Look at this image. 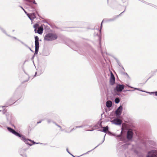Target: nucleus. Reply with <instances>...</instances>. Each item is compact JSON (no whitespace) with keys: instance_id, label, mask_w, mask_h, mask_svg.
Segmentation results:
<instances>
[{"instance_id":"37998d69","label":"nucleus","mask_w":157,"mask_h":157,"mask_svg":"<svg viewBox=\"0 0 157 157\" xmlns=\"http://www.w3.org/2000/svg\"><path fill=\"white\" fill-rule=\"evenodd\" d=\"M71 155L73 157H75V156H74L73 155H72V154H71Z\"/></svg>"},{"instance_id":"aec40b11","label":"nucleus","mask_w":157,"mask_h":157,"mask_svg":"<svg viewBox=\"0 0 157 157\" xmlns=\"http://www.w3.org/2000/svg\"><path fill=\"white\" fill-rule=\"evenodd\" d=\"M104 21V20H103V21H102L101 23V27H100V30H99V31L100 32V33L101 32V29H102V23Z\"/></svg>"},{"instance_id":"e433bc0d","label":"nucleus","mask_w":157,"mask_h":157,"mask_svg":"<svg viewBox=\"0 0 157 157\" xmlns=\"http://www.w3.org/2000/svg\"><path fill=\"white\" fill-rule=\"evenodd\" d=\"M93 130H87V131H92Z\"/></svg>"},{"instance_id":"09e8293b","label":"nucleus","mask_w":157,"mask_h":157,"mask_svg":"<svg viewBox=\"0 0 157 157\" xmlns=\"http://www.w3.org/2000/svg\"><path fill=\"white\" fill-rule=\"evenodd\" d=\"M155 71H157V69Z\"/></svg>"},{"instance_id":"4c0bfd02","label":"nucleus","mask_w":157,"mask_h":157,"mask_svg":"<svg viewBox=\"0 0 157 157\" xmlns=\"http://www.w3.org/2000/svg\"><path fill=\"white\" fill-rule=\"evenodd\" d=\"M99 125L100 126H101V123H100L99 124Z\"/></svg>"},{"instance_id":"9b49d317","label":"nucleus","mask_w":157,"mask_h":157,"mask_svg":"<svg viewBox=\"0 0 157 157\" xmlns=\"http://www.w3.org/2000/svg\"><path fill=\"white\" fill-rule=\"evenodd\" d=\"M106 106L108 108H109L112 106V103L111 101H108L106 103Z\"/></svg>"},{"instance_id":"39448f33","label":"nucleus","mask_w":157,"mask_h":157,"mask_svg":"<svg viewBox=\"0 0 157 157\" xmlns=\"http://www.w3.org/2000/svg\"><path fill=\"white\" fill-rule=\"evenodd\" d=\"M111 122L112 124L117 125H121L122 123L120 119L117 118L114 119L111 121Z\"/></svg>"},{"instance_id":"a211bd4d","label":"nucleus","mask_w":157,"mask_h":157,"mask_svg":"<svg viewBox=\"0 0 157 157\" xmlns=\"http://www.w3.org/2000/svg\"><path fill=\"white\" fill-rule=\"evenodd\" d=\"M39 48H35V55L37 54L38 53Z\"/></svg>"},{"instance_id":"a19ab883","label":"nucleus","mask_w":157,"mask_h":157,"mask_svg":"<svg viewBox=\"0 0 157 157\" xmlns=\"http://www.w3.org/2000/svg\"><path fill=\"white\" fill-rule=\"evenodd\" d=\"M20 41V42H21V43L22 44H24V43L22 42L21 41Z\"/></svg>"},{"instance_id":"ddd939ff","label":"nucleus","mask_w":157,"mask_h":157,"mask_svg":"<svg viewBox=\"0 0 157 157\" xmlns=\"http://www.w3.org/2000/svg\"><path fill=\"white\" fill-rule=\"evenodd\" d=\"M43 29L41 28H38L37 33L39 34H41L43 33Z\"/></svg>"},{"instance_id":"7ed1b4c3","label":"nucleus","mask_w":157,"mask_h":157,"mask_svg":"<svg viewBox=\"0 0 157 157\" xmlns=\"http://www.w3.org/2000/svg\"><path fill=\"white\" fill-rule=\"evenodd\" d=\"M146 157H157V151L152 150L149 151Z\"/></svg>"},{"instance_id":"c9c22d12","label":"nucleus","mask_w":157,"mask_h":157,"mask_svg":"<svg viewBox=\"0 0 157 157\" xmlns=\"http://www.w3.org/2000/svg\"><path fill=\"white\" fill-rule=\"evenodd\" d=\"M136 90H140V89L139 88H134Z\"/></svg>"},{"instance_id":"9d476101","label":"nucleus","mask_w":157,"mask_h":157,"mask_svg":"<svg viewBox=\"0 0 157 157\" xmlns=\"http://www.w3.org/2000/svg\"><path fill=\"white\" fill-rule=\"evenodd\" d=\"M35 48H39V38L37 36H36L35 37Z\"/></svg>"},{"instance_id":"4be33fe9","label":"nucleus","mask_w":157,"mask_h":157,"mask_svg":"<svg viewBox=\"0 0 157 157\" xmlns=\"http://www.w3.org/2000/svg\"><path fill=\"white\" fill-rule=\"evenodd\" d=\"M0 29H1V30L5 34H6V33L5 31L1 27H0Z\"/></svg>"},{"instance_id":"ea45409f","label":"nucleus","mask_w":157,"mask_h":157,"mask_svg":"<svg viewBox=\"0 0 157 157\" xmlns=\"http://www.w3.org/2000/svg\"><path fill=\"white\" fill-rule=\"evenodd\" d=\"M109 21H112L113 20L111 19H110L109 20Z\"/></svg>"},{"instance_id":"b1692460","label":"nucleus","mask_w":157,"mask_h":157,"mask_svg":"<svg viewBox=\"0 0 157 157\" xmlns=\"http://www.w3.org/2000/svg\"><path fill=\"white\" fill-rule=\"evenodd\" d=\"M26 1H27L29 2H32L33 0H24Z\"/></svg>"},{"instance_id":"4468645a","label":"nucleus","mask_w":157,"mask_h":157,"mask_svg":"<svg viewBox=\"0 0 157 157\" xmlns=\"http://www.w3.org/2000/svg\"><path fill=\"white\" fill-rule=\"evenodd\" d=\"M103 132H105L108 130V126H107L105 127H103Z\"/></svg>"},{"instance_id":"6ab92c4d","label":"nucleus","mask_w":157,"mask_h":157,"mask_svg":"<svg viewBox=\"0 0 157 157\" xmlns=\"http://www.w3.org/2000/svg\"><path fill=\"white\" fill-rule=\"evenodd\" d=\"M47 122L48 123H50L52 121V120L50 119H47Z\"/></svg>"},{"instance_id":"de8ad7c7","label":"nucleus","mask_w":157,"mask_h":157,"mask_svg":"<svg viewBox=\"0 0 157 157\" xmlns=\"http://www.w3.org/2000/svg\"><path fill=\"white\" fill-rule=\"evenodd\" d=\"M25 45L26 46H27V45H26V44H25Z\"/></svg>"},{"instance_id":"a878e982","label":"nucleus","mask_w":157,"mask_h":157,"mask_svg":"<svg viewBox=\"0 0 157 157\" xmlns=\"http://www.w3.org/2000/svg\"><path fill=\"white\" fill-rule=\"evenodd\" d=\"M147 93H148V94H155V92H147Z\"/></svg>"},{"instance_id":"cd10ccee","label":"nucleus","mask_w":157,"mask_h":157,"mask_svg":"<svg viewBox=\"0 0 157 157\" xmlns=\"http://www.w3.org/2000/svg\"><path fill=\"white\" fill-rule=\"evenodd\" d=\"M12 37L13 38V39H16V40H18V41H20V40H19L17 39V38H16V37Z\"/></svg>"},{"instance_id":"1a4fd4ad","label":"nucleus","mask_w":157,"mask_h":157,"mask_svg":"<svg viewBox=\"0 0 157 157\" xmlns=\"http://www.w3.org/2000/svg\"><path fill=\"white\" fill-rule=\"evenodd\" d=\"M27 15L30 19L31 20L32 22L33 19L36 18L35 13H32L30 14H27Z\"/></svg>"},{"instance_id":"bb28decb","label":"nucleus","mask_w":157,"mask_h":157,"mask_svg":"<svg viewBox=\"0 0 157 157\" xmlns=\"http://www.w3.org/2000/svg\"><path fill=\"white\" fill-rule=\"evenodd\" d=\"M115 59L116 60V61L117 62V63L118 64H119V60L116 58H115Z\"/></svg>"},{"instance_id":"20e7f679","label":"nucleus","mask_w":157,"mask_h":157,"mask_svg":"<svg viewBox=\"0 0 157 157\" xmlns=\"http://www.w3.org/2000/svg\"><path fill=\"white\" fill-rule=\"evenodd\" d=\"M124 88V86L123 85L117 84L114 90L117 92H121Z\"/></svg>"},{"instance_id":"58836bf2","label":"nucleus","mask_w":157,"mask_h":157,"mask_svg":"<svg viewBox=\"0 0 157 157\" xmlns=\"http://www.w3.org/2000/svg\"><path fill=\"white\" fill-rule=\"evenodd\" d=\"M90 151H88L86 153H85V154H83V155L85 154H86V153H88V152H90ZM82 155H83V154Z\"/></svg>"},{"instance_id":"c85d7f7f","label":"nucleus","mask_w":157,"mask_h":157,"mask_svg":"<svg viewBox=\"0 0 157 157\" xmlns=\"http://www.w3.org/2000/svg\"><path fill=\"white\" fill-rule=\"evenodd\" d=\"M33 3L35 4H37V3L36 2H35V1L34 0H33Z\"/></svg>"},{"instance_id":"412c9836","label":"nucleus","mask_w":157,"mask_h":157,"mask_svg":"<svg viewBox=\"0 0 157 157\" xmlns=\"http://www.w3.org/2000/svg\"><path fill=\"white\" fill-rule=\"evenodd\" d=\"M30 141L33 142V144H36L35 142L33 141V140H30ZM36 144H42V143H36Z\"/></svg>"},{"instance_id":"8fccbe9b","label":"nucleus","mask_w":157,"mask_h":157,"mask_svg":"<svg viewBox=\"0 0 157 157\" xmlns=\"http://www.w3.org/2000/svg\"><path fill=\"white\" fill-rule=\"evenodd\" d=\"M21 156H23V155H21Z\"/></svg>"},{"instance_id":"a18cd8bd","label":"nucleus","mask_w":157,"mask_h":157,"mask_svg":"<svg viewBox=\"0 0 157 157\" xmlns=\"http://www.w3.org/2000/svg\"><path fill=\"white\" fill-rule=\"evenodd\" d=\"M36 72L35 73V75L34 76H36Z\"/></svg>"},{"instance_id":"f704fd0d","label":"nucleus","mask_w":157,"mask_h":157,"mask_svg":"<svg viewBox=\"0 0 157 157\" xmlns=\"http://www.w3.org/2000/svg\"><path fill=\"white\" fill-rule=\"evenodd\" d=\"M28 144L30 146H31L33 145L32 144H29H29Z\"/></svg>"},{"instance_id":"473e14b6","label":"nucleus","mask_w":157,"mask_h":157,"mask_svg":"<svg viewBox=\"0 0 157 157\" xmlns=\"http://www.w3.org/2000/svg\"><path fill=\"white\" fill-rule=\"evenodd\" d=\"M24 12H25V13L27 15V14H28V13H27V12L25 10H24Z\"/></svg>"},{"instance_id":"6e6552de","label":"nucleus","mask_w":157,"mask_h":157,"mask_svg":"<svg viewBox=\"0 0 157 157\" xmlns=\"http://www.w3.org/2000/svg\"><path fill=\"white\" fill-rule=\"evenodd\" d=\"M109 82L110 84L112 85H113L115 82V77L112 73L111 74Z\"/></svg>"},{"instance_id":"c03bdc74","label":"nucleus","mask_w":157,"mask_h":157,"mask_svg":"<svg viewBox=\"0 0 157 157\" xmlns=\"http://www.w3.org/2000/svg\"><path fill=\"white\" fill-rule=\"evenodd\" d=\"M129 87L131 88H133L132 87H131V86H129Z\"/></svg>"},{"instance_id":"dca6fc26","label":"nucleus","mask_w":157,"mask_h":157,"mask_svg":"<svg viewBox=\"0 0 157 157\" xmlns=\"http://www.w3.org/2000/svg\"><path fill=\"white\" fill-rule=\"evenodd\" d=\"M85 126H88L87 125H82L81 126H76V128H83V127Z\"/></svg>"},{"instance_id":"0eeeda50","label":"nucleus","mask_w":157,"mask_h":157,"mask_svg":"<svg viewBox=\"0 0 157 157\" xmlns=\"http://www.w3.org/2000/svg\"><path fill=\"white\" fill-rule=\"evenodd\" d=\"M123 107L122 105H120L116 111V113L117 116H120L121 114Z\"/></svg>"},{"instance_id":"f8f14e48","label":"nucleus","mask_w":157,"mask_h":157,"mask_svg":"<svg viewBox=\"0 0 157 157\" xmlns=\"http://www.w3.org/2000/svg\"><path fill=\"white\" fill-rule=\"evenodd\" d=\"M54 123L55 124V125H56L58 127H59V128H60V131H65V132H68L66 130H65V129H63L59 125H58V124H57L56 123Z\"/></svg>"},{"instance_id":"72a5a7b5","label":"nucleus","mask_w":157,"mask_h":157,"mask_svg":"<svg viewBox=\"0 0 157 157\" xmlns=\"http://www.w3.org/2000/svg\"><path fill=\"white\" fill-rule=\"evenodd\" d=\"M67 152H68L69 154H71V153H70V152L68 151V149H67Z\"/></svg>"},{"instance_id":"c756f323","label":"nucleus","mask_w":157,"mask_h":157,"mask_svg":"<svg viewBox=\"0 0 157 157\" xmlns=\"http://www.w3.org/2000/svg\"><path fill=\"white\" fill-rule=\"evenodd\" d=\"M133 90H127V91H133Z\"/></svg>"},{"instance_id":"5701e85b","label":"nucleus","mask_w":157,"mask_h":157,"mask_svg":"<svg viewBox=\"0 0 157 157\" xmlns=\"http://www.w3.org/2000/svg\"><path fill=\"white\" fill-rule=\"evenodd\" d=\"M76 128H76V127L75 128H73L72 129H71V130L70 132H71L73 130H75Z\"/></svg>"},{"instance_id":"49530a36","label":"nucleus","mask_w":157,"mask_h":157,"mask_svg":"<svg viewBox=\"0 0 157 157\" xmlns=\"http://www.w3.org/2000/svg\"><path fill=\"white\" fill-rule=\"evenodd\" d=\"M118 136V137H119V136H120V135H118V136Z\"/></svg>"},{"instance_id":"2eb2a0df","label":"nucleus","mask_w":157,"mask_h":157,"mask_svg":"<svg viewBox=\"0 0 157 157\" xmlns=\"http://www.w3.org/2000/svg\"><path fill=\"white\" fill-rule=\"evenodd\" d=\"M120 101V100L118 98H115V102L117 104H118V103H119Z\"/></svg>"},{"instance_id":"f257e3e1","label":"nucleus","mask_w":157,"mask_h":157,"mask_svg":"<svg viewBox=\"0 0 157 157\" xmlns=\"http://www.w3.org/2000/svg\"><path fill=\"white\" fill-rule=\"evenodd\" d=\"M8 130L10 132L12 133L16 136L20 137L21 140L23 141L25 144H28L29 143V141L31 140H30L27 139L23 135H21L19 133L16 132L15 130L9 127H7Z\"/></svg>"},{"instance_id":"3c124183","label":"nucleus","mask_w":157,"mask_h":157,"mask_svg":"<svg viewBox=\"0 0 157 157\" xmlns=\"http://www.w3.org/2000/svg\"><path fill=\"white\" fill-rule=\"evenodd\" d=\"M141 91H142V90H140Z\"/></svg>"},{"instance_id":"7c9ffc66","label":"nucleus","mask_w":157,"mask_h":157,"mask_svg":"<svg viewBox=\"0 0 157 157\" xmlns=\"http://www.w3.org/2000/svg\"><path fill=\"white\" fill-rule=\"evenodd\" d=\"M42 121V120H41V121H39V122H37V123L38 124H39V123H40L41 122V121Z\"/></svg>"},{"instance_id":"f03ea898","label":"nucleus","mask_w":157,"mask_h":157,"mask_svg":"<svg viewBox=\"0 0 157 157\" xmlns=\"http://www.w3.org/2000/svg\"><path fill=\"white\" fill-rule=\"evenodd\" d=\"M57 38V36L55 33H49L46 34L44 36V39L47 41L55 40Z\"/></svg>"},{"instance_id":"423d86ee","label":"nucleus","mask_w":157,"mask_h":157,"mask_svg":"<svg viewBox=\"0 0 157 157\" xmlns=\"http://www.w3.org/2000/svg\"><path fill=\"white\" fill-rule=\"evenodd\" d=\"M133 135L132 131L130 129L128 130L127 132V138L128 140H131L132 139Z\"/></svg>"},{"instance_id":"79ce46f5","label":"nucleus","mask_w":157,"mask_h":157,"mask_svg":"<svg viewBox=\"0 0 157 157\" xmlns=\"http://www.w3.org/2000/svg\"><path fill=\"white\" fill-rule=\"evenodd\" d=\"M21 7L22 8V9L23 10H24L23 8L21 6Z\"/></svg>"},{"instance_id":"2f4dec72","label":"nucleus","mask_w":157,"mask_h":157,"mask_svg":"<svg viewBox=\"0 0 157 157\" xmlns=\"http://www.w3.org/2000/svg\"><path fill=\"white\" fill-rule=\"evenodd\" d=\"M155 95L157 96V91L155 92Z\"/></svg>"},{"instance_id":"f3484780","label":"nucleus","mask_w":157,"mask_h":157,"mask_svg":"<svg viewBox=\"0 0 157 157\" xmlns=\"http://www.w3.org/2000/svg\"><path fill=\"white\" fill-rule=\"evenodd\" d=\"M105 135L104 137V138H103V141H102L101 143L100 144H99L98 145H97V146H96L93 149H95L96 147H98L99 145L100 144H102L104 141L105 140Z\"/></svg>"},{"instance_id":"393cba45","label":"nucleus","mask_w":157,"mask_h":157,"mask_svg":"<svg viewBox=\"0 0 157 157\" xmlns=\"http://www.w3.org/2000/svg\"><path fill=\"white\" fill-rule=\"evenodd\" d=\"M37 25H38L37 24H36L34 25V26H33L34 28L36 29V28L37 27Z\"/></svg>"}]
</instances>
